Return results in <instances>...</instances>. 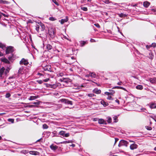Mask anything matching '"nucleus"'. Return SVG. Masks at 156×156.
<instances>
[{"label": "nucleus", "mask_w": 156, "mask_h": 156, "mask_svg": "<svg viewBox=\"0 0 156 156\" xmlns=\"http://www.w3.org/2000/svg\"><path fill=\"white\" fill-rule=\"evenodd\" d=\"M49 19L50 20L52 21H53L55 20H56V19H55L54 17H50Z\"/></svg>", "instance_id": "obj_46"}, {"label": "nucleus", "mask_w": 156, "mask_h": 156, "mask_svg": "<svg viewBox=\"0 0 156 156\" xmlns=\"http://www.w3.org/2000/svg\"><path fill=\"white\" fill-rule=\"evenodd\" d=\"M138 146L136 144L133 143L130 146V148L131 150H133L137 148Z\"/></svg>", "instance_id": "obj_9"}, {"label": "nucleus", "mask_w": 156, "mask_h": 156, "mask_svg": "<svg viewBox=\"0 0 156 156\" xmlns=\"http://www.w3.org/2000/svg\"><path fill=\"white\" fill-rule=\"evenodd\" d=\"M41 26L42 29V30L43 31L45 29V28L44 25L43 24H41Z\"/></svg>", "instance_id": "obj_43"}, {"label": "nucleus", "mask_w": 156, "mask_h": 156, "mask_svg": "<svg viewBox=\"0 0 156 156\" xmlns=\"http://www.w3.org/2000/svg\"><path fill=\"white\" fill-rule=\"evenodd\" d=\"M44 71H48L50 72L51 71V66L50 65L47 66L44 68Z\"/></svg>", "instance_id": "obj_16"}, {"label": "nucleus", "mask_w": 156, "mask_h": 156, "mask_svg": "<svg viewBox=\"0 0 156 156\" xmlns=\"http://www.w3.org/2000/svg\"><path fill=\"white\" fill-rule=\"evenodd\" d=\"M122 82H120L117 83V84L119 85H122Z\"/></svg>", "instance_id": "obj_61"}, {"label": "nucleus", "mask_w": 156, "mask_h": 156, "mask_svg": "<svg viewBox=\"0 0 156 156\" xmlns=\"http://www.w3.org/2000/svg\"><path fill=\"white\" fill-rule=\"evenodd\" d=\"M46 50L50 51L52 49V47L49 44H47L45 46Z\"/></svg>", "instance_id": "obj_8"}, {"label": "nucleus", "mask_w": 156, "mask_h": 156, "mask_svg": "<svg viewBox=\"0 0 156 156\" xmlns=\"http://www.w3.org/2000/svg\"><path fill=\"white\" fill-rule=\"evenodd\" d=\"M115 101L117 103H118V104H119V100H118V99H116V100H115Z\"/></svg>", "instance_id": "obj_62"}, {"label": "nucleus", "mask_w": 156, "mask_h": 156, "mask_svg": "<svg viewBox=\"0 0 156 156\" xmlns=\"http://www.w3.org/2000/svg\"><path fill=\"white\" fill-rule=\"evenodd\" d=\"M60 101L62 103L67 105H72V102L71 101L68 100L66 99H62L60 100Z\"/></svg>", "instance_id": "obj_5"}, {"label": "nucleus", "mask_w": 156, "mask_h": 156, "mask_svg": "<svg viewBox=\"0 0 156 156\" xmlns=\"http://www.w3.org/2000/svg\"><path fill=\"white\" fill-rule=\"evenodd\" d=\"M48 127V126L46 124H44L43 125V128L44 129H47Z\"/></svg>", "instance_id": "obj_34"}, {"label": "nucleus", "mask_w": 156, "mask_h": 156, "mask_svg": "<svg viewBox=\"0 0 156 156\" xmlns=\"http://www.w3.org/2000/svg\"><path fill=\"white\" fill-rule=\"evenodd\" d=\"M103 2L106 4H108L109 3V2L108 0H104Z\"/></svg>", "instance_id": "obj_51"}, {"label": "nucleus", "mask_w": 156, "mask_h": 156, "mask_svg": "<svg viewBox=\"0 0 156 156\" xmlns=\"http://www.w3.org/2000/svg\"><path fill=\"white\" fill-rule=\"evenodd\" d=\"M25 68V67L24 66H22L20 68L18 71V73L19 74H22L24 72L23 70Z\"/></svg>", "instance_id": "obj_13"}, {"label": "nucleus", "mask_w": 156, "mask_h": 156, "mask_svg": "<svg viewBox=\"0 0 156 156\" xmlns=\"http://www.w3.org/2000/svg\"><path fill=\"white\" fill-rule=\"evenodd\" d=\"M51 132L49 131L44 132L43 133V134L46 136V137H48L51 134Z\"/></svg>", "instance_id": "obj_17"}, {"label": "nucleus", "mask_w": 156, "mask_h": 156, "mask_svg": "<svg viewBox=\"0 0 156 156\" xmlns=\"http://www.w3.org/2000/svg\"><path fill=\"white\" fill-rule=\"evenodd\" d=\"M105 94L108 95H111L110 92H105Z\"/></svg>", "instance_id": "obj_54"}, {"label": "nucleus", "mask_w": 156, "mask_h": 156, "mask_svg": "<svg viewBox=\"0 0 156 156\" xmlns=\"http://www.w3.org/2000/svg\"><path fill=\"white\" fill-rule=\"evenodd\" d=\"M99 119L97 118H95L94 119V121H98Z\"/></svg>", "instance_id": "obj_60"}, {"label": "nucleus", "mask_w": 156, "mask_h": 156, "mask_svg": "<svg viewBox=\"0 0 156 156\" xmlns=\"http://www.w3.org/2000/svg\"><path fill=\"white\" fill-rule=\"evenodd\" d=\"M70 142V141H65L62 142H61L60 143V144H66L68 143H69Z\"/></svg>", "instance_id": "obj_48"}, {"label": "nucleus", "mask_w": 156, "mask_h": 156, "mask_svg": "<svg viewBox=\"0 0 156 156\" xmlns=\"http://www.w3.org/2000/svg\"><path fill=\"white\" fill-rule=\"evenodd\" d=\"M90 76V72L88 74H87L86 75V77H89Z\"/></svg>", "instance_id": "obj_57"}, {"label": "nucleus", "mask_w": 156, "mask_h": 156, "mask_svg": "<svg viewBox=\"0 0 156 156\" xmlns=\"http://www.w3.org/2000/svg\"><path fill=\"white\" fill-rule=\"evenodd\" d=\"M80 46L81 47L83 46L86 44H87V41H81L80 42Z\"/></svg>", "instance_id": "obj_19"}, {"label": "nucleus", "mask_w": 156, "mask_h": 156, "mask_svg": "<svg viewBox=\"0 0 156 156\" xmlns=\"http://www.w3.org/2000/svg\"><path fill=\"white\" fill-rule=\"evenodd\" d=\"M93 92L98 94H100L101 93V90H98L97 88H95L93 90Z\"/></svg>", "instance_id": "obj_23"}, {"label": "nucleus", "mask_w": 156, "mask_h": 156, "mask_svg": "<svg viewBox=\"0 0 156 156\" xmlns=\"http://www.w3.org/2000/svg\"><path fill=\"white\" fill-rule=\"evenodd\" d=\"M150 82L152 83H156V78H151L149 80Z\"/></svg>", "instance_id": "obj_22"}, {"label": "nucleus", "mask_w": 156, "mask_h": 156, "mask_svg": "<svg viewBox=\"0 0 156 156\" xmlns=\"http://www.w3.org/2000/svg\"><path fill=\"white\" fill-rule=\"evenodd\" d=\"M36 96H30V98L29 99V100H34L35 99H36Z\"/></svg>", "instance_id": "obj_32"}, {"label": "nucleus", "mask_w": 156, "mask_h": 156, "mask_svg": "<svg viewBox=\"0 0 156 156\" xmlns=\"http://www.w3.org/2000/svg\"><path fill=\"white\" fill-rule=\"evenodd\" d=\"M94 25L98 28H100V26L98 23H95L94 24Z\"/></svg>", "instance_id": "obj_47"}, {"label": "nucleus", "mask_w": 156, "mask_h": 156, "mask_svg": "<svg viewBox=\"0 0 156 156\" xmlns=\"http://www.w3.org/2000/svg\"><path fill=\"white\" fill-rule=\"evenodd\" d=\"M136 88L137 89L141 90L143 89V87L141 85H139L136 86Z\"/></svg>", "instance_id": "obj_28"}, {"label": "nucleus", "mask_w": 156, "mask_h": 156, "mask_svg": "<svg viewBox=\"0 0 156 156\" xmlns=\"http://www.w3.org/2000/svg\"><path fill=\"white\" fill-rule=\"evenodd\" d=\"M145 127L147 130H151L152 129V128L149 126H145Z\"/></svg>", "instance_id": "obj_40"}, {"label": "nucleus", "mask_w": 156, "mask_h": 156, "mask_svg": "<svg viewBox=\"0 0 156 156\" xmlns=\"http://www.w3.org/2000/svg\"><path fill=\"white\" fill-rule=\"evenodd\" d=\"M98 123L100 124L106 125L107 124L106 121L102 119H99L98 120Z\"/></svg>", "instance_id": "obj_7"}, {"label": "nucleus", "mask_w": 156, "mask_h": 156, "mask_svg": "<svg viewBox=\"0 0 156 156\" xmlns=\"http://www.w3.org/2000/svg\"><path fill=\"white\" fill-rule=\"evenodd\" d=\"M96 95L93 93L88 94H87V96L90 97H93Z\"/></svg>", "instance_id": "obj_33"}, {"label": "nucleus", "mask_w": 156, "mask_h": 156, "mask_svg": "<svg viewBox=\"0 0 156 156\" xmlns=\"http://www.w3.org/2000/svg\"><path fill=\"white\" fill-rule=\"evenodd\" d=\"M6 47L5 44L0 43V48H2V50H5Z\"/></svg>", "instance_id": "obj_15"}, {"label": "nucleus", "mask_w": 156, "mask_h": 156, "mask_svg": "<svg viewBox=\"0 0 156 156\" xmlns=\"http://www.w3.org/2000/svg\"><path fill=\"white\" fill-rule=\"evenodd\" d=\"M49 80L48 79H47L43 80V81L44 82H47Z\"/></svg>", "instance_id": "obj_59"}, {"label": "nucleus", "mask_w": 156, "mask_h": 156, "mask_svg": "<svg viewBox=\"0 0 156 156\" xmlns=\"http://www.w3.org/2000/svg\"><path fill=\"white\" fill-rule=\"evenodd\" d=\"M15 50V49L13 46H9L6 47L5 50V53L8 55V58L9 60H13L16 58V57L14 53Z\"/></svg>", "instance_id": "obj_1"}, {"label": "nucleus", "mask_w": 156, "mask_h": 156, "mask_svg": "<svg viewBox=\"0 0 156 156\" xmlns=\"http://www.w3.org/2000/svg\"><path fill=\"white\" fill-rule=\"evenodd\" d=\"M3 54L1 52V51H0V57H1L3 56Z\"/></svg>", "instance_id": "obj_63"}, {"label": "nucleus", "mask_w": 156, "mask_h": 156, "mask_svg": "<svg viewBox=\"0 0 156 156\" xmlns=\"http://www.w3.org/2000/svg\"><path fill=\"white\" fill-rule=\"evenodd\" d=\"M119 89V86H115L113 87L112 89Z\"/></svg>", "instance_id": "obj_58"}, {"label": "nucleus", "mask_w": 156, "mask_h": 156, "mask_svg": "<svg viewBox=\"0 0 156 156\" xmlns=\"http://www.w3.org/2000/svg\"><path fill=\"white\" fill-rule=\"evenodd\" d=\"M81 9L84 11H87V8L85 7H81Z\"/></svg>", "instance_id": "obj_36"}, {"label": "nucleus", "mask_w": 156, "mask_h": 156, "mask_svg": "<svg viewBox=\"0 0 156 156\" xmlns=\"http://www.w3.org/2000/svg\"><path fill=\"white\" fill-rule=\"evenodd\" d=\"M108 119L107 121L108 123L109 124L112 122V118L111 117H108L107 118Z\"/></svg>", "instance_id": "obj_31"}, {"label": "nucleus", "mask_w": 156, "mask_h": 156, "mask_svg": "<svg viewBox=\"0 0 156 156\" xmlns=\"http://www.w3.org/2000/svg\"><path fill=\"white\" fill-rule=\"evenodd\" d=\"M150 107L151 108H156V103L154 102H152L150 103Z\"/></svg>", "instance_id": "obj_20"}, {"label": "nucleus", "mask_w": 156, "mask_h": 156, "mask_svg": "<svg viewBox=\"0 0 156 156\" xmlns=\"http://www.w3.org/2000/svg\"><path fill=\"white\" fill-rule=\"evenodd\" d=\"M11 69V68L9 65L6 69L4 67L1 68H0V76L1 77H4V76H6L7 73H9Z\"/></svg>", "instance_id": "obj_2"}, {"label": "nucleus", "mask_w": 156, "mask_h": 156, "mask_svg": "<svg viewBox=\"0 0 156 156\" xmlns=\"http://www.w3.org/2000/svg\"><path fill=\"white\" fill-rule=\"evenodd\" d=\"M52 133L53 134V135L52 136V137L59 136L58 134V133H57V132L55 131L52 132Z\"/></svg>", "instance_id": "obj_26"}, {"label": "nucleus", "mask_w": 156, "mask_h": 156, "mask_svg": "<svg viewBox=\"0 0 156 156\" xmlns=\"http://www.w3.org/2000/svg\"><path fill=\"white\" fill-rule=\"evenodd\" d=\"M1 61L4 62L8 64H9L10 63L9 61L7 58H1Z\"/></svg>", "instance_id": "obj_12"}, {"label": "nucleus", "mask_w": 156, "mask_h": 156, "mask_svg": "<svg viewBox=\"0 0 156 156\" xmlns=\"http://www.w3.org/2000/svg\"><path fill=\"white\" fill-rule=\"evenodd\" d=\"M115 143L114 144V145H115V144L118 141V140H119V139L117 138H115Z\"/></svg>", "instance_id": "obj_52"}, {"label": "nucleus", "mask_w": 156, "mask_h": 156, "mask_svg": "<svg viewBox=\"0 0 156 156\" xmlns=\"http://www.w3.org/2000/svg\"><path fill=\"white\" fill-rule=\"evenodd\" d=\"M9 3L10 2L7 1L5 0H0V4L8 5Z\"/></svg>", "instance_id": "obj_18"}, {"label": "nucleus", "mask_w": 156, "mask_h": 156, "mask_svg": "<svg viewBox=\"0 0 156 156\" xmlns=\"http://www.w3.org/2000/svg\"><path fill=\"white\" fill-rule=\"evenodd\" d=\"M34 104L38 105L40 104L39 102H34L33 103Z\"/></svg>", "instance_id": "obj_55"}, {"label": "nucleus", "mask_w": 156, "mask_h": 156, "mask_svg": "<svg viewBox=\"0 0 156 156\" xmlns=\"http://www.w3.org/2000/svg\"><path fill=\"white\" fill-rule=\"evenodd\" d=\"M69 133H65L63 137H69Z\"/></svg>", "instance_id": "obj_44"}, {"label": "nucleus", "mask_w": 156, "mask_h": 156, "mask_svg": "<svg viewBox=\"0 0 156 156\" xmlns=\"http://www.w3.org/2000/svg\"><path fill=\"white\" fill-rule=\"evenodd\" d=\"M128 144L129 142H128L122 140H121L119 141L118 145V147H120L122 146H125L126 147H127Z\"/></svg>", "instance_id": "obj_3"}, {"label": "nucleus", "mask_w": 156, "mask_h": 156, "mask_svg": "<svg viewBox=\"0 0 156 156\" xmlns=\"http://www.w3.org/2000/svg\"><path fill=\"white\" fill-rule=\"evenodd\" d=\"M5 96L6 98H8L10 97L11 94L9 93H7L6 94Z\"/></svg>", "instance_id": "obj_39"}, {"label": "nucleus", "mask_w": 156, "mask_h": 156, "mask_svg": "<svg viewBox=\"0 0 156 156\" xmlns=\"http://www.w3.org/2000/svg\"><path fill=\"white\" fill-rule=\"evenodd\" d=\"M39 28L40 26L39 25H37L36 26L35 29L38 32H39L38 31L39 30Z\"/></svg>", "instance_id": "obj_37"}, {"label": "nucleus", "mask_w": 156, "mask_h": 156, "mask_svg": "<svg viewBox=\"0 0 156 156\" xmlns=\"http://www.w3.org/2000/svg\"><path fill=\"white\" fill-rule=\"evenodd\" d=\"M0 13L5 17H7L8 16L7 15H6L4 13H1V12H0Z\"/></svg>", "instance_id": "obj_56"}, {"label": "nucleus", "mask_w": 156, "mask_h": 156, "mask_svg": "<svg viewBox=\"0 0 156 156\" xmlns=\"http://www.w3.org/2000/svg\"><path fill=\"white\" fill-rule=\"evenodd\" d=\"M90 77L94 78H95L96 76V74L94 73H91L90 72Z\"/></svg>", "instance_id": "obj_30"}, {"label": "nucleus", "mask_w": 156, "mask_h": 156, "mask_svg": "<svg viewBox=\"0 0 156 156\" xmlns=\"http://www.w3.org/2000/svg\"><path fill=\"white\" fill-rule=\"evenodd\" d=\"M101 104L103 105L104 107H106L108 105V103H106L104 100H101Z\"/></svg>", "instance_id": "obj_25"}, {"label": "nucleus", "mask_w": 156, "mask_h": 156, "mask_svg": "<svg viewBox=\"0 0 156 156\" xmlns=\"http://www.w3.org/2000/svg\"><path fill=\"white\" fill-rule=\"evenodd\" d=\"M60 80L62 82H63L67 83V84H68L70 82V80L68 78H65L63 79H60Z\"/></svg>", "instance_id": "obj_11"}, {"label": "nucleus", "mask_w": 156, "mask_h": 156, "mask_svg": "<svg viewBox=\"0 0 156 156\" xmlns=\"http://www.w3.org/2000/svg\"><path fill=\"white\" fill-rule=\"evenodd\" d=\"M20 64L21 65H24L26 66L29 64V62L27 59L23 58L20 61Z\"/></svg>", "instance_id": "obj_6"}, {"label": "nucleus", "mask_w": 156, "mask_h": 156, "mask_svg": "<svg viewBox=\"0 0 156 156\" xmlns=\"http://www.w3.org/2000/svg\"><path fill=\"white\" fill-rule=\"evenodd\" d=\"M50 147L51 150L55 151L58 149V146L56 145H54L53 144H52L50 146Z\"/></svg>", "instance_id": "obj_10"}, {"label": "nucleus", "mask_w": 156, "mask_h": 156, "mask_svg": "<svg viewBox=\"0 0 156 156\" xmlns=\"http://www.w3.org/2000/svg\"><path fill=\"white\" fill-rule=\"evenodd\" d=\"M48 34L51 38H53L55 37V33L54 29L53 28L49 29L48 30Z\"/></svg>", "instance_id": "obj_4"}, {"label": "nucleus", "mask_w": 156, "mask_h": 156, "mask_svg": "<svg viewBox=\"0 0 156 156\" xmlns=\"http://www.w3.org/2000/svg\"><path fill=\"white\" fill-rule=\"evenodd\" d=\"M150 5V3L147 1L143 3V5L144 7L146 8L147 7Z\"/></svg>", "instance_id": "obj_24"}, {"label": "nucleus", "mask_w": 156, "mask_h": 156, "mask_svg": "<svg viewBox=\"0 0 156 156\" xmlns=\"http://www.w3.org/2000/svg\"><path fill=\"white\" fill-rule=\"evenodd\" d=\"M68 20V18L67 16H66V18L65 19H62L59 21L60 22V23L61 24H62L64 23L67 22Z\"/></svg>", "instance_id": "obj_14"}, {"label": "nucleus", "mask_w": 156, "mask_h": 156, "mask_svg": "<svg viewBox=\"0 0 156 156\" xmlns=\"http://www.w3.org/2000/svg\"><path fill=\"white\" fill-rule=\"evenodd\" d=\"M43 142V138H41L40 139H38L35 142V143H36L37 142Z\"/></svg>", "instance_id": "obj_38"}, {"label": "nucleus", "mask_w": 156, "mask_h": 156, "mask_svg": "<svg viewBox=\"0 0 156 156\" xmlns=\"http://www.w3.org/2000/svg\"><path fill=\"white\" fill-rule=\"evenodd\" d=\"M152 46L153 47H156V44L155 43H153L152 44Z\"/></svg>", "instance_id": "obj_53"}, {"label": "nucleus", "mask_w": 156, "mask_h": 156, "mask_svg": "<svg viewBox=\"0 0 156 156\" xmlns=\"http://www.w3.org/2000/svg\"><path fill=\"white\" fill-rule=\"evenodd\" d=\"M8 121L9 122H11L12 123H13L14 122V120L13 119H8Z\"/></svg>", "instance_id": "obj_41"}, {"label": "nucleus", "mask_w": 156, "mask_h": 156, "mask_svg": "<svg viewBox=\"0 0 156 156\" xmlns=\"http://www.w3.org/2000/svg\"><path fill=\"white\" fill-rule=\"evenodd\" d=\"M29 153L30 154L34 155H38L39 153L37 151H30L29 152Z\"/></svg>", "instance_id": "obj_21"}, {"label": "nucleus", "mask_w": 156, "mask_h": 156, "mask_svg": "<svg viewBox=\"0 0 156 156\" xmlns=\"http://www.w3.org/2000/svg\"><path fill=\"white\" fill-rule=\"evenodd\" d=\"M109 92H110L111 95H113V94L115 93V91L112 90H109Z\"/></svg>", "instance_id": "obj_35"}, {"label": "nucleus", "mask_w": 156, "mask_h": 156, "mask_svg": "<svg viewBox=\"0 0 156 156\" xmlns=\"http://www.w3.org/2000/svg\"><path fill=\"white\" fill-rule=\"evenodd\" d=\"M52 1L56 5L58 6L59 5L58 3L56 2L55 0H52Z\"/></svg>", "instance_id": "obj_45"}, {"label": "nucleus", "mask_w": 156, "mask_h": 156, "mask_svg": "<svg viewBox=\"0 0 156 156\" xmlns=\"http://www.w3.org/2000/svg\"><path fill=\"white\" fill-rule=\"evenodd\" d=\"M37 82L39 84H42L43 82V81L42 80H37Z\"/></svg>", "instance_id": "obj_49"}, {"label": "nucleus", "mask_w": 156, "mask_h": 156, "mask_svg": "<svg viewBox=\"0 0 156 156\" xmlns=\"http://www.w3.org/2000/svg\"><path fill=\"white\" fill-rule=\"evenodd\" d=\"M65 132L63 131H61L59 132L58 134L64 136Z\"/></svg>", "instance_id": "obj_29"}, {"label": "nucleus", "mask_w": 156, "mask_h": 156, "mask_svg": "<svg viewBox=\"0 0 156 156\" xmlns=\"http://www.w3.org/2000/svg\"><path fill=\"white\" fill-rule=\"evenodd\" d=\"M107 99L109 100H113V98L111 96H108Z\"/></svg>", "instance_id": "obj_50"}, {"label": "nucleus", "mask_w": 156, "mask_h": 156, "mask_svg": "<svg viewBox=\"0 0 156 156\" xmlns=\"http://www.w3.org/2000/svg\"><path fill=\"white\" fill-rule=\"evenodd\" d=\"M113 119L114 120V122H116L118 121V117L116 115H115L113 117Z\"/></svg>", "instance_id": "obj_27"}, {"label": "nucleus", "mask_w": 156, "mask_h": 156, "mask_svg": "<svg viewBox=\"0 0 156 156\" xmlns=\"http://www.w3.org/2000/svg\"><path fill=\"white\" fill-rule=\"evenodd\" d=\"M90 41L91 42H94L95 41V40L93 39H91Z\"/></svg>", "instance_id": "obj_64"}, {"label": "nucleus", "mask_w": 156, "mask_h": 156, "mask_svg": "<svg viewBox=\"0 0 156 156\" xmlns=\"http://www.w3.org/2000/svg\"><path fill=\"white\" fill-rule=\"evenodd\" d=\"M119 16L120 17H122L125 16H126V15L123 13H121L119 14Z\"/></svg>", "instance_id": "obj_42"}]
</instances>
